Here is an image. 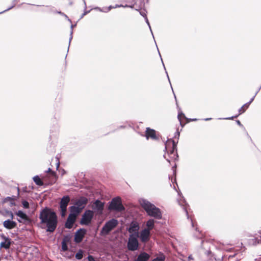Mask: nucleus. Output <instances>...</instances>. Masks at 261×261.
<instances>
[{
    "label": "nucleus",
    "mask_w": 261,
    "mask_h": 261,
    "mask_svg": "<svg viewBox=\"0 0 261 261\" xmlns=\"http://www.w3.org/2000/svg\"><path fill=\"white\" fill-rule=\"evenodd\" d=\"M95 9L98 10L100 12H102V9L99 8V7H96L95 8Z\"/></svg>",
    "instance_id": "obj_43"
},
{
    "label": "nucleus",
    "mask_w": 261,
    "mask_h": 261,
    "mask_svg": "<svg viewBox=\"0 0 261 261\" xmlns=\"http://www.w3.org/2000/svg\"><path fill=\"white\" fill-rule=\"evenodd\" d=\"M83 252L82 250H80L75 254V258L77 259H81L83 258Z\"/></svg>",
    "instance_id": "obj_26"
},
{
    "label": "nucleus",
    "mask_w": 261,
    "mask_h": 261,
    "mask_svg": "<svg viewBox=\"0 0 261 261\" xmlns=\"http://www.w3.org/2000/svg\"><path fill=\"white\" fill-rule=\"evenodd\" d=\"M3 225L5 228L11 229L16 227V223L15 221L7 220L3 222Z\"/></svg>",
    "instance_id": "obj_16"
},
{
    "label": "nucleus",
    "mask_w": 261,
    "mask_h": 261,
    "mask_svg": "<svg viewBox=\"0 0 261 261\" xmlns=\"http://www.w3.org/2000/svg\"><path fill=\"white\" fill-rule=\"evenodd\" d=\"M10 241L9 239H7L1 243L0 247L8 249L10 247Z\"/></svg>",
    "instance_id": "obj_22"
},
{
    "label": "nucleus",
    "mask_w": 261,
    "mask_h": 261,
    "mask_svg": "<svg viewBox=\"0 0 261 261\" xmlns=\"http://www.w3.org/2000/svg\"><path fill=\"white\" fill-rule=\"evenodd\" d=\"M138 234H130L129 236L127 246L129 250L134 251L138 250L139 242L138 240Z\"/></svg>",
    "instance_id": "obj_6"
},
{
    "label": "nucleus",
    "mask_w": 261,
    "mask_h": 261,
    "mask_svg": "<svg viewBox=\"0 0 261 261\" xmlns=\"http://www.w3.org/2000/svg\"><path fill=\"white\" fill-rule=\"evenodd\" d=\"M46 172H49L51 176L56 178V173L54 171H52L50 168L48 169V170L46 171Z\"/></svg>",
    "instance_id": "obj_30"
},
{
    "label": "nucleus",
    "mask_w": 261,
    "mask_h": 261,
    "mask_svg": "<svg viewBox=\"0 0 261 261\" xmlns=\"http://www.w3.org/2000/svg\"><path fill=\"white\" fill-rule=\"evenodd\" d=\"M140 14L143 16L145 18H146V11L145 10H140Z\"/></svg>",
    "instance_id": "obj_33"
},
{
    "label": "nucleus",
    "mask_w": 261,
    "mask_h": 261,
    "mask_svg": "<svg viewBox=\"0 0 261 261\" xmlns=\"http://www.w3.org/2000/svg\"><path fill=\"white\" fill-rule=\"evenodd\" d=\"M22 204L23 207L24 208H29V203L27 201L23 200L22 201Z\"/></svg>",
    "instance_id": "obj_28"
},
{
    "label": "nucleus",
    "mask_w": 261,
    "mask_h": 261,
    "mask_svg": "<svg viewBox=\"0 0 261 261\" xmlns=\"http://www.w3.org/2000/svg\"><path fill=\"white\" fill-rule=\"evenodd\" d=\"M256 93H257V92L255 93V95H254V96H253V97H252L251 99H250V100L249 102H247L246 103H245V106H249V105H250V103L253 101V100H254V97H255V95H256Z\"/></svg>",
    "instance_id": "obj_35"
},
{
    "label": "nucleus",
    "mask_w": 261,
    "mask_h": 261,
    "mask_svg": "<svg viewBox=\"0 0 261 261\" xmlns=\"http://www.w3.org/2000/svg\"><path fill=\"white\" fill-rule=\"evenodd\" d=\"M145 21H146V22L147 24H148V27H149V29H150V31H151V34H152V35H153V33H152V30H151V27H150V24H149V21H148V19H147V17H146V18H145Z\"/></svg>",
    "instance_id": "obj_36"
},
{
    "label": "nucleus",
    "mask_w": 261,
    "mask_h": 261,
    "mask_svg": "<svg viewBox=\"0 0 261 261\" xmlns=\"http://www.w3.org/2000/svg\"><path fill=\"white\" fill-rule=\"evenodd\" d=\"M3 202H9V206L12 207L15 205V202L13 198L10 197H7L3 200Z\"/></svg>",
    "instance_id": "obj_21"
},
{
    "label": "nucleus",
    "mask_w": 261,
    "mask_h": 261,
    "mask_svg": "<svg viewBox=\"0 0 261 261\" xmlns=\"http://www.w3.org/2000/svg\"><path fill=\"white\" fill-rule=\"evenodd\" d=\"M59 13H60V14H62V13L61 12H59ZM63 15H64V16H65V17L67 19H68V20L70 22H71V20H70V19L67 17V15H66L65 14H63Z\"/></svg>",
    "instance_id": "obj_40"
},
{
    "label": "nucleus",
    "mask_w": 261,
    "mask_h": 261,
    "mask_svg": "<svg viewBox=\"0 0 261 261\" xmlns=\"http://www.w3.org/2000/svg\"><path fill=\"white\" fill-rule=\"evenodd\" d=\"M125 209L121 201V199L119 197H116L112 199L109 206V210L116 212H121Z\"/></svg>",
    "instance_id": "obj_5"
},
{
    "label": "nucleus",
    "mask_w": 261,
    "mask_h": 261,
    "mask_svg": "<svg viewBox=\"0 0 261 261\" xmlns=\"http://www.w3.org/2000/svg\"><path fill=\"white\" fill-rule=\"evenodd\" d=\"M162 64H163V65L164 66V69H166V67H165V65H164L163 62L162 63Z\"/></svg>",
    "instance_id": "obj_50"
},
{
    "label": "nucleus",
    "mask_w": 261,
    "mask_h": 261,
    "mask_svg": "<svg viewBox=\"0 0 261 261\" xmlns=\"http://www.w3.org/2000/svg\"><path fill=\"white\" fill-rule=\"evenodd\" d=\"M139 225L136 222H133L130 223V226L128 229V231L131 234H138V230L139 229Z\"/></svg>",
    "instance_id": "obj_14"
},
{
    "label": "nucleus",
    "mask_w": 261,
    "mask_h": 261,
    "mask_svg": "<svg viewBox=\"0 0 261 261\" xmlns=\"http://www.w3.org/2000/svg\"><path fill=\"white\" fill-rule=\"evenodd\" d=\"M162 64H163V65L164 66V69H166V67H165V65H164L163 62L162 63Z\"/></svg>",
    "instance_id": "obj_54"
},
{
    "label": "nucleus",
    "mask_w": 261,
    "mask_h": 261,
    "mask_svg": "<svg viewBox=\"0 0 261 261\" xmlns=\"http://www.w3.org/2000/svg\"><path fill=\"white\" fill-rule=\"evenodd\" d=\"M166 73H167V72H166ZM167 74L168 79V80H169V77L168 76V74Z\"/></svg>",
    "instance_id": "obj_55"
},
{
    "label": "nucleus",
    "mask_w": 261,
    "mask_h": 261,
    "mask_svg": "<svg viewBox=\"0 0 261 261\" xmlns=\"http://www.w3.org/2000/svg\"><path fill=\"white\" fill-rule=\"evenodd\" d=\"M41 223L47 227V231L53 232L57 226V217L56 213L48 208L43 210L40 214Z\"/></svg>",
    "instance_id": "obj_1"
},
{
    "label": "nucleus",
    "mask_w": 261,
    "mask_h": 261,
    "mask_svg": "<svg viewBox=\"0 0 261 261\" xmlns=\"http://www.w3.org/2000/svg\"><path fill=\"white\" fill-rule=\"evenodd\" d=\"M130 7L131 8H133L134 7V5H132V6H128V5H126L125 6H123V5H116L115 7H113V8H117V7Z\"/></svg>",
    "instance_id": "obj_32"
},
{
    "label": "nucleus",
    "mask_w": 261,
    "mask_h": 261,
    "mask_svg": "<svg viewBox=\"0 0 261 261\" xmlns=\"http://www.w3.org/2000/svg\"><path fill=\"white\" fill-rule=\"evenodd\" d=\"M165 257L164 255H161L160 257H157L153 259L152 261H164Z\"/></svg>",
    "instance_id": "obj_27"
},
{
    "label": "nucleus",
    "mask_w": 261,
    "mask_h": 261,
    "mask_svg": "<svg viewBox=\"0 0 261 261\" xmlns=\"http://www.w3.org/2000/svg\"><path fill=\"white\" fill-rule=\"evenodd\" d=\"M74 26H75V25H73V24H71L70 26L71 31H70V34L69 43H70V42L72 39L73 28Z\"/></svg>",
    "instance_id": "obj_29"
},
{
    "label": "nucleus",
    "mask_w": 261,
    "mask_h": 261,
    "mask_svg": "<svg viewBox=\"0 0 261 261\" xmlns=\"http://www.w3.org/2000/svg\"><path fill=\"white\" fill-rule=\"evenodd\" d=\"M93 217V212L91 210H87L82 216L81 223L83 225H89Z\"/></svg>",
    "instance_id": "obj_8"
},
{
    "label": "nucleus",
    "mask_w": 261,
    "mask_h": 261,
    "mask_svg": "<svg viewBox=\"0 0 261 261\" xmlns=\"http://www.w3.org/2000/svg\"><path fill=\"white\" fill-rule=\"evenodd\" d=\"M249 106H245V104L239 109V114L243 113L248 108Z\"/></svg>",
    "instance_id": "obj_25"
},
{
    "label": "nucleus",
    "mask_w": 261,
    "mask_h": 261,
    "mask_svg": "<svg viewBox=\"0 0 261 261\" xmlns=\"http://www.w3.org/2000/svg\"><path fill=\"white\" fill-rule=\"evenodd\" d=\"M11 217L12 218H13V215L12 213H11Z\"/></svg>",
    "instance_id": "obj_49"
},
{
    "label": "nucleus",
    "mask_w": 261,
    "mask_h": 261,
    "mask_svg": "<svg viewBox=\"0 0 261 261\" xmlns=\"http://www.w3.org/2000/svg\"><path fill=\"white\" fill-rule=\"evenodd\" d=\"M211 118H205V119H204V120H205V121H207V120H211Z\"/></svg>",
    "instance_id": "obj_47"
},
{
    "label": "nucleus",
    "mask_w": 261,
    "mask_h": 261,
    "mask_svg": "<svg viewBox=\"0 0 261 261\" xmlns=\"http://www.w3.org/2000/svg\"><path fill=\"white\" fill-rule=\"evenodd\" d=\"M162 64H163V65L164 66V69H166V67H165V65H164L163 62L162 63Z\"/></svg>",
    "instance_id": "obj_52"
},
{
    "label": "nucleus",
    "mask_w": 261,
    "mask_h": 261,
    "mask_svg": "<svg viewBox=\"0 0 261 261\" xmlns=\"http://www.w3.org/2000/svg\"><path fill=\"white\" fill-rule=\"evenodd\" d=\"M177 201H178V202L179 205L184 206V209L186 213L187 218H189V215H188V213L187 210L186 208V207H185V205H184V203H185V199L183 197H182L180 199H178Z\"/></svg>",
    "instance_id": "obj_23"
},
{
    "label": "nucleus",
    "mask_w": 261,
    "mask_h": 261,
    "mask_svg": "<svg viewBox=\"0 0 261 261\" xmlns=\"http://www.w3.org/2000/svg\"><path fill=\"white\" fill-rule=\"evenodd\" d=\"M118 224V221L115 219H112L106 222L103 226L100 234L102 236L108 235L113 229H114Z\"/></svg>",
    "instance_id": "obj_4"
},
{
    "label": "nucleus",
    "mask_w": 261,
    "mask_h": 261,
    "mask_svg": "<svg viewBox=\"0 0 261 261\" xmlns=\"http://www.w3.org/2000/svg\"><path fill=\"white\" fill-rule=\"evenodd\" d=\"M146 137L147 139H148L149 138L152 139H156V136L155 130L149 128H147L146 130Z\"/></svg>",
    "instance_id": "obj_17"
},
{
    "label": "nucleus",
    "mask_w": 261,
    "mask_h": 261,
    "mask_svg": "<svg viewBox=\"0 0 261 261\" xmlns=\"http://www.w3.org/2000/svg\"><path fill=\"white\" fill-rule=\"evenodd\" d=\"M191 223L193 227H194V223L192 220H191Z\"/></svg>",
    "instance_id": "obj_48"
},
{
    "label": "nucleus",
    "mask_w": 261,
    "mask_h": 261,
    "mask_svg": "<svg viewBox=\"0 0 261 261\" xmlns=\"http://www.w3.org/2000/svg\"><path fill=\"white\" fill-rule=\"evenodd\" d=\"M92 207L95 212H96L99 214H101L104 207V203L99 200H96L94 202Z\"/></svg>",
    "instance_id": "obj_11"
},
{
    "label": "nucleus",
    "mask_w": 261,
    "mask_h": 261,
    "mask_svg": "<svg viewBox=\"0 0 261 261\" xmlns=\"http://www.w3.org/2000/svg\"><path fill=\"white\" fill-rule=\"evenodd\" d=\"M70 197L69 196H63L60 202V207L61 209V216L65 217L67 211V206L70 201Z\"/></svg>",
    "instance_id": "obj_7"
},
{
    "label": "nucleus",
    "mask_w": 261,
    "mask_h": 261,
    "mask_svg": "<svg viewBox=\"0 0 261 261\" xmlns=\"http://www.w3.org/2000/svg\"><path fill=\"white\" fill-rule=\"evenodd\" d=\"M62 248L63 251H66L67 250V246L65 242L62 243Z\"/></svg>",
    "instance_id": "obj_34"
},
{
    "label": "nucleus",
    "mask_w": 261,
    "mask_h": 261,
    "mask_svg": "<svg viewBox=\"0 0 261 261\" xmlns=\"http://www.w3.org/2000/svg\"><path fill=\"white\" fill-rule=\"evenodd\" d=\"M88 199L85 197H81L79 199L76 200L74 203L77 207H79L81 211L85 207L87 203Z\"/></svg>",
    "instance_id": "obj_13"
},
{
    "label": "nucleus",
    "mask_w": 261,
    "mask_h": 261,
    "mask_svg": "<svg viewBox=\"0 0 261 261\" xmlns=\"http://www.w3.org/2000/svg\"><path fill=\"white\" fill-rule=\"evenodd\" d=\"M162 64H163V65L164 66V69H166V67H165V65H164L163 62L162 63Z\"/></svg>",
    "instance_id": "obj_53"
},
{
    "label": "nucleus",
    "mask_w": 261,
    "mask_h": 261,
    "mask_svg": "<svg viewBox=\"0 0 261 261\" xmlns=\"http://www.w3.org/2000/svg\"><path fill=\"white\" fill-rule=\"evenodd\" d=\"M177 143V141L176 142L175 140L170 139L165 144L167 154L165 153L164 156L169 163L171 160H176L178 157L176 149Z\"/></svg>",
    "instance_id": "obj_3"
},
{
    "label": "nucleus",
    "mask_w": 261,
    "mask_h": 261,
    "mask_svg": "<svg viewBox=\"0 0 261 261\" xmlns=\"http://www.w3.org/2000/svg\"><path fill=\"white\" fill-rule=\"evenodd\" d=\"M86 14V13H84L83 14V15H85Z\"/></svg>",
    "instance_id": "obj_57"
},
{
    "label": "nucleus",
    "mask_w": 261,
    "mask_h": 261,
    "mask_svg": "<svg viewBox=\"0 0 261 261\" xmlns=\"http://www.w3.org/2000/svg\"><path fill=\"white\" fill-rule=\"evenodd\" d=\"M57 161H58V163L57 164V169H58L59 167L60 163H59V161L58 159H57Z\"/></svg>",
    "instance_id": "obj_42"
},
{
    "label": "nucleus",
    "mask_w": 261,
    "mask_h": 261,
    "mask_svg": "<svg viewBox=\"0 0 261 261\" xmlns=\"http://www.w3.org/2000/svg\"><path fill=\"white\" fill-rule=\"evenodd\" d=\"M237 116H238V115L235 116H234V117H231L227 118H226V119H232L233 118H236V117H237Z\"/></svg>",
    "instance_id": "obj_44"
},
{
    "label": "nucleus",
    "mask_w": 261,
    "mask_h": 261,
    "mask_svg": "<svg viewBox=\"0 0 261 261\" xmlns=\"http://www.w3.org/2000/svg\"><path fill=\"white\" fill-rule=\"evenodd\" d=\"M150 257V255L146 252L141 253L135 260V261H147Z\"/></svg>",
    "instance_id": "obj_18"
},
{
    "label": "nucleus",
    "mask_w": 261,
    "mask_h": 261,
    "mask_svg": "<svg viewBox=\"0 0 261 261\" xmlns=\"http://www.w3.org/2000/svg\"><path fill=\"white\" fill-rule=\"evenodd\" d=\"M162 64H163V65L164 66V69H166V67H165V65H164L163 62L162 63Z\"/></svg>",
    "instance_id": "obj_51"
},
{
    "label": "nucleus",
    "mask_w": 261,
    "mask_h": 261,
    "mask_svg": "<svg viewBox=\"0 0 261 261\" xmlns=\"http://www.w3.org/2000/svg\"><path fill=\"white\" fill-rule=\"evenodd\" d=\"M181 116H184V114L182 112H179L178 114V118L180 121Z\"/></svg>",
    "instance_id": "obj_38"
},
{
    "label": "nucleus",
    "mask_w": 261,
    "mask_h": 261,
    "mask_svg": "<svg viewBox=\"0 0 261 261\" xmlns=\"http://www.w3.org/2000/svg\"><path fill=\"white\" fill-rule=\"evenodd\" d=\"M106 11V7L103 8H102V12L107 13V12H109V11Z\"/></svg>",
    "instance_id": "obj_46"
},
{
    "label": "nucleus",
    "mask_w": 261,
    "mask_h": 261,
    "mask_svg": "<svg viewBox=\"0 0 261 261\" xmlns=\"http://www.w3.org/2000/svg\"><path fill=\"white\" fill-rule=\"evenodd\" d=\"M237 124L240 126H242V124L241 123L240 121L239 120L237 121Z\"/></svg>",
    "instance_id": "obj_45"
},
{
    "label": "nucleus",
    "mask_w": 261,
    "mask_h": 261,
    "mask_svg": "<svg viewBox=\"0 0 261 261\" xmlns=\"http://www.w3.org/2000/svg\"><path fill=\"white\" fill-rule=\"evenodd\" d=\"M177 136V140L179 138V132L177 131L175 133V138Z\"/></svg>",
    "instance_id": "obj_41"
},
{
    "label": "nucleus",
    "mask_w": 261,
    "mask_h": 261,
    "mask_svg": "<svg viewBox=\"0 0 261 261\" xmlns=\"http://www.w3.org/2000/svg\"><path fill=\"white\" fill-rule=\"evenodd\" d=\"M113 7H112L111 6H110L108 7H106V11H110L111 10V9L113 8Z\"/></svg>",
    "instance_id": "obj_39"
},
{
    "label": "nucleus",
    "mask_w": 261,
    "mask_h": 261,
    "mask_svg": "<svg viewBox=\"0 0 261 261\" xmlns=\"http://www.w3.org/2000/svg\"><path fill=\"white\" fill-rule=\"evenodd\" d=\"M260 243H261V236H260Z\"/></svg>",
    "instance_id": "obj_56"
},
{
    "label": "nucleus",
    "mask_w": 261,
    "mask_h": 261,
    "mask_svg": "<svg viewBox=\"0 0 261 261\" xmlns=\"http://www.w3.org/2000/svg\"><path fill=\"white\" fill-rule=\"evenodd\" d=\"M88 261H95L94 258L91 255H89L88 256Z\"/></svg>",
    "instance_id": "obj_37"
},
{
    "label": "nucleus",
    "mask_w": 261,
    "mask_h": 261,
    "mask_svg": "<svg viewBox=\"0 0 261 261\" xmlns=\"http://www.w3.org/2000/svg\"><path fill=\"white\" fill-rule=\"evenodd\" d=\"M70 211V215H73L74 216H77V215L82 211L79 207L75 205L71 206L69 207Z\"/></svg>",
    "instance_id": "obj_19"
},
{
    "label": "nucleus",
    "mask_w": 261,
    "mask_h": 261,
    "mask_svg": "<svg viewBox=\"0 0 261 261\" xmlns=\"http://www.w3.org/2000/svg\"><path fill=\"white\" fill-rule=\"evenodd\" d=\"M139 202L140 205L149 216L158 219L162 218V213L160 210L154 204L144 199H140Z\"/></svg>",
    "instance_id": "obj_2"
},
{
    "label": "nucleus",
    "mask_w": 261,
    "mask_h": 261,
    "mask_svg": "<svg viewBox=\"0 0 261 261\" xmlns=\"http://www.w3.org/2000/svg\"><path fill=\"white\" fill-rule=\"evenodd\" d=\"M14 5H12V6H11L10 7H9V8H8L7 9H6V10H4V11L0 12V14H1V13H3V12H6V11H8V10H10V9H11L12 8H13L14 7V6L16 5V4L17 3V0H14Z\"/></svg>",
    "instance_id": "obj_31"
},
{
    "label": "nucleus",
    "mask_w": 261,
    "mask_h": 261,
    "mask_svg": "<svg viewBox=\"0 0 261 261\" xmlns=\"http://www.w3.org/2000/svg\"><path fill=\"white\" fill-rule=\"evenodd\" d=\"M33 180L37 185L42 186L43 185V182L38 175L33 177Z\"/></svg>",
    "instance_id": "obj_24"
},
{
    "label": "nucleus",
    "mask_w": 261,
    "mask_h": 261,
    "mask_svg": "<svg viewBox=\"0 0 261 261\" xmlns=\"http://www.w3.org/2000/svg\"><path fill=\"white\" fill-rule=\"evenodd\" d=\"M150 236V231L147 229H143L140 233L139 238L141 241L143 243L147 242Z\"/></svg>",
    "instance_id": "obj_10"
},
{
    "label": "nucleus",
    "mask_w": 261,
    "mask_h": 261,
    "mask_svg": "<svg viewBox=\"0 0 261 261\" xmlns=\"http://www.w3.org/2000/svg\"><path fill=\"white\" fill-rule=\"evenodd\" d=\"M86 233V230L85 229H80L77 230L74 236V241L77 243L81 242Z\"/></svg>",
    "instance_id": "obj_12"
},
{
    "label": "nucleus",
    "mask_w": 261,
    "mask_h": 261,
    "mask_svg": "<svg viewBox=\"0 0 261 261\" xmlns=\"http://www.w3.org/2000/svg\"><path fill=\"white\" fill-rule=\"evenodd\" d=\"M154 220L153 219H149L148 221L146 222V226L147 228L145 229H148L149 231H150L151 229H152L154 228Z\"/></svg>",
    "instance_id": "obj_20"
},
{
    "label": "nucleus",
    "mask_w": 261,
    "mask_h": 261,
    "mask_svg": "<svg viewBox=\"0 0 261 261\" xmlns=\"http://www.w3.org/2000/svg\"><path fill=\"white\" fill-rule=\"evenodd\" d=\"M15 215L18 217L17 221L20 223H28L30 222V219L27 215L22 211L16 212Z\"/></svg>",
    "instance_id": "obj_9"
},
{
    "label": "nucleus",
    "mask_w": 261,
    "mask_h": 261,
    "mask_svg": "<svg viewBox=\"0 0 261 261\" xmlns=\"http://www.w3.org/2000/svg\"><path fill=\"white\" fill-rule=\"evenodd\" d=\"M76 218V216L69 214L65 223L66 227L67 228H71L75 222Z\"/></svg>",
    "instance_id": "obj_15"
}]
</instances>
